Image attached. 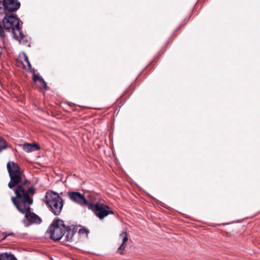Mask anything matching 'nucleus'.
<instances>
[{
  "instance_id": "0eeeda50",
  "label": "nucleus",
  "mask_w": 260,
  "mask_h": 260,
  "mask_svg": "<svg viewBox=\"0 0 260 260\" xmlns=\"http://www.w3.org/2000/svg\"><path fill=\"white\" fill-rule=\"evenodd\" d=\"M3 6L6 11L12 12L17 11L20 4L17 0H4Z\"/></svg>"
},
{
  "instance_id": "9d476101",
  "label": "nucleus",
  "mask_w": 260,
  "mask_h": 260,
  "mask_svg": "<svg viewBox=\"0 0 260 260\" xmlns=\"http://www.w3.org/2000/svg\"><path fill=\"white\" fill-rule=\"evenodd\" d=\"M34 82L40 88L47 89V86L46 82L44 80L37 75H34Z\"/></svg>"
},
{
  "instance_id": "dca6fc26",
  "label": "nucleus",
  "mask_w": 260,
  "mask_h": 260,
  "mask_svg": "<svg viewBox=\"0 0 260 260\" xmlns=\"http://www.w3.org/2000/svg\"><path fill=\"white\" fill-rule=\"evenodd\" d=\"M74 235V232L73 231L70 230L67 231V239L68 241H71L72 239L73 236Z\"/></svg>"
},
{
  "instance_id": "7ed1b4c3",
  "label": "nucleus",
  "mask_w": 260,
  "mask_h": 260,
  "mask_svg": "<svg viewBox=\"0 0 260 260\" xmlns=\"http://www.w3.org/2000/svg\"><path fill=\"white\" fill-rule=\"evenodd\" d=\"M45 202L53 213L59 215L63 206V201L57 192L49 190L45 196Z\"/></svg>"
},
{
  "instance_id": "f8f14e48",
  "label": "nucleus",
  "mask_w": 260,
  "mask_h": 260,
  "mask_svg": "<svg viewBox=\"0 0 260 260\" xmlns=\"http://www.w3.org/2000/svg\"><path fill=\"white\" fill-rule=\"evenodd\" d=\"M19 146L26 152H30L32 150V143H25L23 144H20Z\"/></svg>"
},
{
  "instance_id": "423d86ee",
  "label": "nucleus",
  "mask_w": 260,
  "mask_h": 260,
  "mask_svg": "<svg viewBox=\"0 0 260 260\" xmlns=\"http://www.w3.org/2000/svg\"><path fill=\"white\" fill-rule=\"evenodd\" d=\"M17 61L18 65L21 67L23 70L27 72H31V64L27 56L24 52H22L19 53Z\"/></svg>"
},
{
  "instance_id": "39448f33",
  "label": "nucleus",
  "mask_w": 260,
  "mask_h": 260,
  "mask_svg": "<svg viewBox=\"0 0 260 260\" xmlns=\"http://www.w3.org/2000/svg\"><path fill=\"white\" fill-rule=\"evenodd\" d=\"M88 208L94 212L95 215L100 219H103L110 214H113L109 206L101 203H89Z\"/></svg>"
},
{
  "instance_id": "aec40b11",
  "label": "nucleus",
  "mask_w": 260,
  "mask_h": 260,
  "mask_svg": "<svg viewBox=\"0 0 260 260\" xmlns=\"http://www.w3.org/2000/svg\"><path fill=\"white\" fill-rule=\"evenodd\" d=\"M0 26H1V25L0 24Z\"/></svg>"
},
{
  "instance_id": "a211bd4d",
  "label": "nucleus",
  "mask_w": 260,
  "mask_h": 260,
  "mask_svg": "<svg viewBox=\"0 0 260 260\" xmlns=\"http://www.w3.org/2000/svg\"><path fill=\"white\" fill-rule=\"evenodd\" d=\"M34 151L39 150L40 149V146L37 143H34Z\"/></svg>"
},
{
  "instance_id": "4468645a",
  "label": "nucleus",
  "mask_w": 260,
  "mask_h": 260,
  "mask_svg": "<svg viewBox=\"0 0 260 260\" xmlns=\"http://www.w3.org/2000/svg\"><path fill=\"white\" fill-rule=\"evenodd\" d=\"M42 221L43 220L41 217L34 213V224H40Z\"/></svg>"
},
{
  "instance_id": "20e7f679",
  "label": "nucleus",
  "mask_w": 260,
  "mask_h": 260,
  "mask_svg": "<svg viewBox=\"0 0 260 260\" xmlns=\"http://www.w3.org/2000/svg\"><path fill=\"white\" fill-rule=\"evenodd\" d=\"M66 231L63 221L59 219L54 220L48 229L50 237L54 240H60Z\"/></svg>"
},
{
  "instance_id": "9b49d317",
  "label": "nucleus",
  "mask_w": 260,
  "mask_h": 260,
  "mask_svg": "<svg viewBox=\"0 0 260 260\" xmlns=\"http://www.w3.org/2000/svg\"><path fill=\"white\" fill-rule=\"evenodd\" d=\"M0 260H17L12 254L4 253L0 254Z\"/></svg>"
},
{
  "instance_id": "6ab92c4d",
  "label": "nucleus",
  "mask_w": 260,
  "mask_h": 260,
  "mask_svg": "<svg viewBox=\"0 0 260 260\" xmlns=\"http://www.w3.org/2000/svg\"><path fill=\"white\" fill-rule=\"evenodd\" d=\"M2 53V48H1V47L0 46V54H1Z\"/></svg>"
},
{
  "instance_id": "ddd939ff",
  "label": "nucleus",
  "mask_w": 260,
  "mask_h": 260,
  "mask_svg": "<svg viewBox=\"0 0 260 260\" xmlns=\"http://www.w3.org/2000/svg\"><path fill=\"white\" fill-rule=\"evenodd\" d=\"M8 145L6 141L0 137V152H1L2 150L6 149Z\"/></svg>"
},
{
  "instance_id": "f257e3e1",
  "label": "nucleus",
  "mask_w": 260,
  "mask_h": 260,
  "mask_svg": "<svg viewBox=\"0 0 260 260\" xmlns=\"http://www.w3.org/2000/svg\"><path fill=\"white\" fill-rule=\"evenodd\" d=\"M7 168L10 178L9 187L12 189L17 186L14 190L16 196L12 197V201L20 212L25 214L23 223L25 226H28L32 224V213L30 210L32 201L29 195L32 193V186L26 188L28 181L24 179V175L17 163L9 161Z\"/></svg>"
},
{
  "instance_id": "f03ea898",
  "label": "nucleus",
  "mask_w": 260,
  "mask_h": 260,
  "mask_svg": "<svg viewBox=\"0 0 260 260\" xmlns=\"http://www.w3.org/2000/svg\"><path fill=\"white\" fill-rule=\"evenodd\" d=\"M4 28L9 31H11L13 38L18 41H20L23 35L21 27L19 26V21L16 16L6 14L3 20Z\"/></svg>"
},
{
  "instance_id": "1a4fd4ad",
  "label": "nucleus",
  "mask_w": 260,
  "mask_h": 260,
  "mask_svg": "<svg viewBox=\"0 0 260 260\" xmlns=\"http://www.w3.org/2000/svg\"><path fill=\"white\" fill-rule=\"evenodd\" d=\"M119 239H120L122 243L121 245L119 247L118 249V251L120 253H122V251L124 250L125 248V243L128 240L127 234L125 232H123L121 233L119 235Z\"/></svg>"
},
{
  "instance_id": "6e6552de",
  "label": "nucleus",
  "mask_w": 260,
  "mask_h": 260,
  "mask_svg": "<svg viewBox=\"0 0 260 260\" xmlns=\"http://www.w3.org/2000/svg\"><path fill=\"white\" fill-rule=\"evenodd\" d=\"M70 199L80 205H87L89 204L84 196L79 192H70L68 193Z\"/></svg>"
},
{
  "instance_id": "f3484780",
  "label": "nucleus",
  "mask_w": 260,
  "mask_h": 260,
  "mask_svg": "<svg viewBox=\"0 0 260 260\" xmlns=\"http://www.w3.org/2000/svg\"><path fill=\"white\" fill-rule=\"evenodd\" d=\"M5 31H4V29L3 28V27L1 26H0V37L2 39V40H3L4 41V40L5 39Z\"/></svg>"
},
{
  "instance_id": "2eb2a0df",
  "label": "nucleus",
  "mask_w": 260,
  "mask_h": 260,
  "mask_svg": "<svg viewBox=\"0 0 260 260\" xmlns=\"http://www.w3.org/2000/svg\"><path fill=\"white\" fill-rule=\"evenodd\" d=\"M78 233L80 236L86 237L89 233V231L85 228H81L78 231Z\"/></svg>"
}]
</instances>
